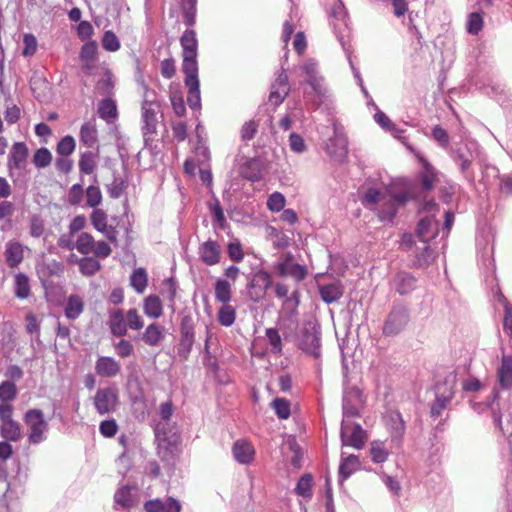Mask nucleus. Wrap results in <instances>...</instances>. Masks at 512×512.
<instances>
[{
  "mask_svg": "<svg viewBox=\"0 0 512 512\" xmlns=\"http://www.w3.org/2000/svg\"><path fill=\"white\" fill-rule=\"evenodd\" d=\"M483 17L479 13H471L468 15L467 32L471 35H478L483 28Z\"/></svg>",
  "mask_w": 512,
  "mask_h": 512,
  "instance_id": "3c124183",
  "label": "nucleus"
},
{
  "mask_svg": "<svg viewBox=\"0 0 512 512\" xmlns=\"http://www.w3.org/2000/svg\"><path fill=\"white\" fill-rule=\"evenodd\" d=\"M75 148V139L72 136H66L59 141V143L57 144L56 151L62 157H68V155L74 152Z\"/></svg>",
  "mask_w": 512,
  "mask_h": 512,
  "instance_id": "09e8293b",
  "label": "nucleus"
},
{
  "mask_svg": "<svg viewBox=\"0 0 512 512\" xmlns=\"http://www.w3.org/2000/svg\"><path fill=\"white\" fill-rule=\"evenodd\" d=\"M408 321L409 315L405 308L396 307L392 309L384 322L383 334L385 336H395L401 333Z\"/></svg>",
  "mask_w": 512,
  "mask_h": 512,
  "instance_id": "6e6552de",
  "label": "nucleus"
},
{
  "mask_svg": "<svg viewBox=\"0 0 512 512\" xmlns=\"http://www.w3.org/2000/svg\"><path fill=\"white\" fill-rule=\"evenodd\" d=\"M133 489V487L127 486V484L117 489L114 495L115 502L125 509L134 507L135 498Z\"/></svg>",
  "mask_w": 512,
  "mask_h": 512,
  "instance_id": "cd10ccee",
  "label": "nucleus"
},
{
  "mask_svg": "<svg viewBox=\"0 0 512 512\" xmlns=\"http://www.w3.org/2000/svg\"><path fill=\"white\" fill-rule=\"evenodd\" d=\"M292 253H284L275 264L276 272L282 276H291L297 282H302L308 275L306 266L294 263Z\"/></svg>",
  "mask_w": 512,
  "mask_h": 512,
  "instance_id": "423d86ee",
  "label": "nucleus"
},
{
  "mask_svg": "<svg viewBox=\"0 0 512 512\" xmlns=\"http://www.w3.org/2000/svg\"><path fill=\"white\" fill-rule=\"evenodd\" d=\"M497 377L502 388H512V356L502 357V364L497 370Z\"/></svg>",
  "mask_w": 512,
  "mask_h": 512,
  "instance_id": "5701e85b",
  "label": "nucleus"
},
{
  "mask_svg": "<svg viewBox=\"0 0 512 512\" xmlns=\"http://www.w3.org/2000/svg\"><path fill=\"white\" fill-rule=\"evenodd\" d=\"M272 284L273 280L270 273L264 270L255 272L248 284V296L250 300L255 303L263 301Z\"/></svg>",
  "mask_w": 512,
  "mask_h": 512,
  "instance_id": "39448f33",
  "label": "nucleus"
},
{
  "mask_svg": "<svg viewBox=\"0 0 512 512\" xmlns=\"http://www.w3.org/2000/svg\"><path fill=\"white\" fill-rule=\"evenodd\" d=\"M239 173L246 180L253 182L259 181L262 179L263 164L256 158L246 160L240 165Z\"/></svg>",
  "mask_w": 512,
  "mask_h": 512,
  "instance_id": "6ab92c4d",
  "label": "nucleus"
},
{
  "mask_svg": "<svg viewBox=\"0 0 512 512\" xmlns=\"http://www.w3.org/2000/svg\"><path fill=\"white\" fill-rule=\"evenodd\" d=\"M396 282V291L401 295H405L413 291L415 278L408 273H399L397 274Z\"/></svg>",
  "mask_w": 512,
  "mask_h": 512,
  "instance_id": "58836bf2",
  "label": "nucleus"
},
{
  "mask_svg": "<svg viewBox=\"0 0 512 512\" xmlns=\"http://www.w3.org/2000/svg\"><path fill=\"white\" fill-rule=\"evenodd\" d=\"M290 90L288 75L286 71L282 69L271 86L268 98L269 102L273 104L274 107H278L289 94Z\"/></svg>",
  "mask_w": 512,
  "mask_h": 512,
  "instance_id": "f8f14e48",
  "label": "nucleus"
},
{
  "mask_svg": "<svg viewBox=\"0 0 512 512\" xmlns=\"http://www.w3.org/2000/svg\"><path fill=\"white\" fill-rule=\"evenodd\" d=\"M4 256L5 261L9 267H17L22 263L24 258L23 244L16 241L8 242L5 246Z\"/></svg>",
  "mask_w": 512,
  "mask_h": 512,
  "instance_id": "412c9836",
  "label": "nucleus"
},
{
  "mask_svg": "<svg viewBox=\"0 0 512 512\" xmlns=\"http://www.w3.org/2000/svg\"><path fill=\"white\" fill-rule=\"evenodd\" d=\"M85 303L77 294H72L68 296L65 308H64V314L68 319L75 320L81 316V314L84 312Z\"/></svg>",
  "mask_w": 512,
  "mask_h": 512,
  "instance_id": "4be33fe9",
  "label": "nucleus"
},
{
  "mask_svg": "<svg viewBox=\"0 0 512 512\" xmlns=\"http://www.w3.org/2000/svg\"><path fill=\"white\" fill-rule=\"evenodd\" d=\"M236 320V309L229 305L223 304L218 309V321L222 326L229 327L235 323Z\"/></svg>",
  "mask_w": 512,
  "mask_h": 512,
  "instance_id": "a19ab883",
  "label": "nucleus"
},
{
  "mask_svg": "<svg viewBox=\"0 0 512 512\" xmlns=\"http://www.w3.org/2000/svg\"><path fill=\"white\" fill-rule=\"evenodd\" d=\"M83 188L79 183L73 184L68 191V203L71 205H79L83 197Z\"/></svg>",
  "mask_w": 512,
  "mask_h": 512,
  "instance_id": "e2e57ef3",
  "label": "nucleus"
},
{
  "mask_svg": "<svg viewBox=\"0 0 512 512\" xmlns=\"http://www.w3.org/2000/svg\"><path fill=\"white\" fill-rule=\"evenodd\" d=\"M23 49L22 56L24 57H32L35 55L37 51L38 42L36 37L33 34H24L23 36Z\"/></svg>",
  "mask_w": 512,
  "mask_h": 512,
  "instance_id": "5fc2aeb1",
  "label": "nucleus"
},
{
  "mask_svg": "<svg viewBox=\"0 0 512 512\" xmlns=\"http://www.w3.org/2000/svg\"><path fill=\"white\" fill-rule=\"evenodd\" d=\"M127 330H141L145 326L144 318L136 308H130L125 313Z\"/></svg>",
  "mask_w": 512,
  "mask_h": 512,
  "instance_id": "79ce46f5",
  "label": "nucleus"
},
{
  "mask_svg": "<svg viewBox=\"0 0 512 512\" xmlns=\"http://www.w3.org/2000/svg\"><path fill=\"white\" fill-rule=\"evenodd\" d=\"M80 60H97V45L95 42H87L79 53Z\"/></svg>",
  "mask_w": 512,
  "mask_h": 512,
  "instance_id": "052dcab7",
  "label": "nucleus"
},
{
  "mask_svg": "<svg viewBox=\"0 0 512 512\" xmlns=\"http://www.w3.org/2000/svg\"><path fill=\"white\" fill-rule=\"evenodd\" d=\"M33 163L38 169L50 165L52 161L51 151L47 148L38 149L33 155Z\"/></svg>",
  "mask_w": 512,
  "mask_h": 512,
  "instance_id": "de8ad7c7",
  "label": "nucleus"
},
{
  "mask_svg": "<svg viewBox=\"0 0 512 512\" xmlns=\"http://www.w3.org/2000/svg\"><path fill=\"white\" fill-rule=\"evenodd\" d=\"M23 421L27 428V439L31 445H39L46 439L49 425L44 417L43 410L28 409L23 415Z\"/></svg>",
  "mask_w": 512,
  "mask_h": 512,
  "instance_id": "7ed1b4c3",
  "label": "nucleus"
},
{
  "mask_svg": "<svg viewBox=\"0 0 512 512\" xmlns=\"http://www.w3.org/2000/svg\"><path fill=\"white\" fill-rule=\"evenodd\" d=\"M265 335L268 339L269 344L272 347V352L275 354H281L283 350L282 339L276 328H267Z\"/></svg>",
  "mask_w": 512,
  "mask_h": 512,
  "instance_id": "49530a36",
  "label": "nucleus"
},
{
  "mask_svg": "<svg viewBox=\"0 0 512 512\" xmlns=\"http://www.w3.org/2000/svg\"><path fill=\"white\" fill-rule=\"evenodd\" d=\"M144 314L151 318H159L163 314V303L157 295H149L144 299Z\"/></svg>",
  "mask_w": 512,
  "mask_h": 512,
  "instance_id": "a878e982",
  "label": "nucleus"
},
{
  "mask_svg": "<svg viewBox=\"0 0 512 512\" xmlns=\"http://www.w3.org/2000/svg\"><path fill=\"white\" fill-rule=\"evenodd\" d=\"M90 221L97 232H100L106 236L109 242L117 244V228L116 226L107 224V214L104 210L95 208V210L90 215Z\"/></svg>",
  "mask_w": 512,
  "mask_h": 512,
  "instance_id": "9d476101",
  "label": "nucleus"
},
{
  "mask_svg": "<svg viewBox=\"0 0 512 512\" xmlns=\"http://www.w3.org/2000/svg\"><path fill=\"white\" fill-rule=\"evenodd\" d=\"M407 201L408 194L405 192H381L372 188L366 191L362 203L370 209L375 210L381 221H386L393 220L399 206L405 205Z\"/></svg>",
  "mask_w": 512,
  "mask_h": 512,
  "instance_id": "f03ea898",
  "label": "nucleus"
},
{
  "mask_svg": "<svg viewBox=\"0 0 512 512\" xmlns=\"http://www.w3.org/2000/svg\"><path fill=\"white\" fill-rule=\"evenodd\" d=\"M28 157V148L24 142H15L13 144L11 154H10V162L14 166L15 169H22L24 164L26 163V159Z\"/></svg>",
  "mask_w": 512,
  "mask_h": 512,
  "instance_id": "bb28decb",
  "label": "nucleus"
},
{
  "mask_svg": "<svg viewBox=\"0 0 512 512\" xmlns=\"http://www.w3.org/2000/svg\"><path fill=\"white\" fill-rule=\"evenodd\" d=\"M272 406L280 419H288L291 416V404L289 400L275 398L272 402Z\"/></svg>",
  "mask_w": 512,
  "mask_h": 512,
  "instance_id": "c03bdc74",
  "label": "nucleus"
},
{
  "mask_svg": "<svg viewBox=\"0 0 512 512\" xmlns=\"http://www.w3.org/2000/svg\"><path fill=\"white\" fill-rule=\"evenodd\" d=\"M79 140L87 148H94L97 145L98 130L95 119H90L82 124L79 130Z\"/></svg>",
  "mask_w": 512,
  "mask_h": 512,
  "instance_id": "f3484780",
  "label": "nucleus"
},
{
  "mask_svg": "<svg viewBox=\"0 0 512 512\" xmlns=\"http://www.w3.org/2000/svg\"><path fill=\"white\" fill-rule=\"evenodd\" d=\"M38 272L45 277L61 276L64 272V265L56 260L42 262L38 266Z\"/></svg>",
  "mask_w": 512,
  "mask_h": 512,
  "instance_id": "c9c22d12",
  "label": "nucleus"
},
{
  "mask_svg": "<svg viewBox=\"0 0 512 512\" xmlns=\"http://www.w3.org/2000/svg\"><path fill=\"white\" fill-rule=\"evenodd\" d=\"M17 393L14 381L4 380L0 384V405H12L11 402L16 399Z\"/></svg>",
  "mask_w": 512,
  "mask_h": 512,
  "instance_id": "c756f323",
  "label": "nucleus"
},
{
  "mask_svg": "<svg viewBox=\"0 0 512 512\" xmlns=\"http://www.w3.org/2000/svg\"><path fill=\"white\" fill-rule=\"evenodd\" d=\"M299 348L314 357L321 355V339L316 330L304 327L300 333Z\"/></svg>",
  "mask_w": 512,
  "mask_h": 512,
  "instance_id": "ddd939ff",
  "label": "nucleus"
},
{
  "mask_svg": "<svg viewBox=\"0 0 512 512\" xmlns=\"http://www.w3.org/2000/svg\"><path fill=\"white\" fill-rule=\"evenodd\" d=\"M258 128H259L258 121L254 120V119L246 121L240 130L241 139L243 141H250V140L254 139L255 134L258 131Z\"/></svg>",
  "mask_w": 512,
  "mask_h": 512,
  "instance_id": "603ef678",
  "label": "nucleus"
},
{
  "mask_svg": "<svg viewBox=\"0 0 512 512\" xmlns=\"http://www.w3.org/2000/svg\"><path fill=\"white\" fill-rule=\"evenodd\" d=\"M176 72L175 62L173 59H164L161 61V74L166 79L174 77Z\"/></svg>",
  "mask_w": 512,
  "mask_h": 512,
  "instance_id": "338daca9",
  "label": "nucleus"
},
{
  "mask_svg": "<svg viewBox=\"0 0 512 512\" xmlns=\"http://www.w3.org/2000/svg\"><path fill=\"white\" fill-rule=\"evenodd\" d=\"M96 156L91 151H85L80 154L78 160V170L82 174H91L96 170Z\"/></svg>",
  "mask_w": 512,
  "mask_h": 512,
  "instance_id": "473e14b6",
  "label": "nucleus"
},
{
  "mask_svg": "<svg viewBox=\"0 0 512 512\" xmlns=\"http://www.w3.org/2000/svg\"><path fill=\"white\" fill-rule=\"evenodd\" d=\"M116 354L121 358H127L134 354V345L130 340L120 339L115 344Z\"/></svg>",
  "mask_w": 512,
  "mask_h": 512,
  "instance_id": "13d9d810",
  "label": "nucleus"
},
{
  "mask_svg": "<svg viewBox=\"0 0 512 512\" xmlns=\"http://www.w3.org/2000/svg\"><path fill=\"white\" fill-rule=\"evenodd\" d=\"M95 370L100 377L113 378L120 374L121 366L113 357L100 356L96 359Z\"/></svg>",
  "mask_w": 512,
  "mask_h": 512,
  "instance_id": "dca6fc26",
  "label": "nucleus"
},
{
  "mask_svg": "<svg viewBox=\"0 0 512 512\" xmlns=\"http://www.w3.org/2000/svg\"><path fill=\"white\" fill-rule=\"evenodd\" d=\"M357 462L358 460L356 456H349L348 458L344 459L340 463L339 467L340 476L343 477L344 479L349 478L352 472L354 471Z\"/></svg>",
  "mask_w": 512,
  "mask_h": 512,
  "instance_id": "bf43d9fd",
  "label": "nucleus"
},
{
  "mask_svg": "<svg viewBox=\"0 0 512 512\" xmlns=\"http://www.w3.org/2000/svg\"><path fill=\"white\" fill-rule=\"evenodd\" d=\"M215 297L222 304H228L231 301L232 288L227 280H218L215 283Z\"/></svg>",
  "mask_w": 512,
  "mask_h": 512,
  "instance_id": "e433bc0d",
  "label": "nucleus"
},
{
  "mask_svg": "<svg viewBox=\"0 0 512 512\" xmlns=\"http://www.w3.org/2000/svg\"><path fill=\"white\" fill-rule=\"evenodd\" d=\"M453 394L445 395H437L435 401L431 405L430 414L432 417L437 418L441 416V412L447 408L450 400L452 399Z\"/></svg>",
  "mask_w": 512,
  "mask_h": 512,
  "instance_id": "a18cd8bd",
  "label": "nucleus"
},
{
  "mask_svg": "<svg viewBox=\"0 0 512 512\" xmlns=\"http://www.w3.org/2000/svg\"><path fill=\"white\" fill-rule=\"evenodd\" d=\"M313 477L311 473H304L299 478L294 491L304 499L312 497Z\"/></svg>",
  "mask_w": 512,
  "mask_h": 512,
  "instance_id": "72a5a7b5",
  "label": "nucleus"
},
{
  "mask_svg": "<svg viewBox=\"0 0 512 512\" xmlns=\"http://www.w3.org/2000/svg\"><path fill=\"white\" fill-rule=\"evenodd\" d=\"M125 313L122 308H111L108 310L107 326L113 336L124 337L127 335Z\"/></svg>",
  "mask_w": 512,
  "mask_h": 512,
  "instance_id": "4468645a",
  "label": "nucleus"
},
{
  "mask_svg": "<svg viewBox=\"0 0 512 512\" xmlns=\"http://www.w3.org/2000/svg\"><path fill=\"white\" fill-rule=\"evenodd\" d=\"M112 253L111 246L105 241H96L93 254L96 257L107 258Z\"/></svg>",
  "mask_w": 512,
  "mask_h": 512,
  "instance_id": "69168bd1",
  "label": "nucleus"
},
{
  "mask_svg": "<svg viewBox=\"0 0 512 512\" xmlns=\"http://www.w3.org/2000/svg\"><path fill=\"white\" fill-rule=\"evenodd\" d=\"M97 113L99 117L106 122H111L118 117L116 101L106 98L98 103Z\"/></svg>",
  "mask_w": 512,
  "mask_h": 512,
  "instance_id": "393cba45",
  "label": "nucleus"
},
{
  "mask_svg": "<svg viewBox=\"0 0 512 512\" xmlns=\"http://www.w3.org/2000/svg\"><path fill=\"white\" fill-rule=\"evenodd\" d=\"M201 261L207 265H216L220 261V246L216 241L208 240L199 247Z\"/></svg>",
  "mask_w": 512,
  "mask_h": 512,
  "instance_id": "a211bd4d",
  "label": "nucleus"
},
{
  "mask_svg": "<svg viewBox=\"0 0 512 512\" xmlns=\"http://www.w3.org/2000/svg\"><path fill=\"white\" fill-rule=\"evenodd\" d=\"M160 104L155 101L144 100L142 104V120L143 127L142 131L144 138L147 140L153 139L154 134L157 131V110Z\"/></svg>",
  "mask_w": 512,
  "mask_h": 512,
  "instance_id": "1a4fd4ad",
  "label": "nucleus"
},
{
  "mask_svg": "<svg viewBox=\"0 0 512 512\" xmlns=\"http://www.w3.org/2000/svg\"><path fill=\"white\" fill-rule=\"evenodd\" d=\"M102 45L106 50L116 51L120 48L119 40L113 31H106L102 39Z\"/></svg>",
  "mask_w": 512,
  "mask_h": 512,
  "instance_id": "680f3d73",
  "label": "nucleus"
},
{
  "mask_svg": "<svg viewBox=\"0 0 512 512\" xmlns=\"http://www.w3.org/2000/svg\"><path fill=\"white\" fill-rule=\"evenodd\" d=\"M44 233V223L39 216L33 215L31 217L30 234L33 237H40Z\"/></svg>",
  "mask_w": 512,
  "mask_h": 512,
  "instance_id": "774afa93",
  "label": "nucleus"
},
{
  "mask_svg": "<svg viewBox=\"0 0 512 512\" xmlns=\"http://www.w3.org/2000/svg\"><path fill=\"white\" fill-rule=\"evenodd\" d=\"M372 460L377 463L384 462L388 457V452L385 448L384 442L373 441L370 448Z\"/></svg>",
  "mask_w": 512,
  "mask_h": 512,
  "instance_id": "8fccbe9b",
  "label": "nucleus"
},
{
  "mask_svg": "<svg viewBox=\"0 0 512 512\" xmlns=\"http://www.w3.org/2000/svg\"><path fill=\"white\" fill-rule=\"evenodd\" d=\"M285 203L286 200L283 193L274 192L270 195L266 204L271 212H280L284 209Z\"/></svg>",
  "mask_w": 512,
  "mask_h": 512,
  "instance_id": "864d4df0",
  "label": "nucleus"
},
{
  "mask_svg": "<svg viewBox=\"0 0 512 512\" xmlns=\"http://www.w3.org/2000/svg\"><path fill=\"white\" fill-rule=\"evenodd\" d=\"M182 47V71L185 75V86L188 88L187 102L190 108L200 107L198 39L195 30L187 29L180 37Z\"/></svg>",
  "mask_w": 512,
  "mask_h": 512,
  "instance_id": "f257e3e1",
  "label": "nucleus"
},
{
  "mask_svg": "<svg viewBox=\"0 0 512 512\" xmlns=\"http://www.w3.org/2000/svg\"><path fill=\"white\" fill-rule=\"evenodd\" d=\"M341 441L345 446L361 449L367 441L366 431L360 425L342 426Z\"/></svg>",
  "mask_w": 512,
  "mask_h": 512,
  "instance_id": "9b49d317",
  "label": "nucleus"
},
{
  "mask_svg": "<svg viewBox=\"0 0 512 512\" xmlns=\"http://www.w3.org/2000/svg\"><path fill=\"white\" fill-rule=\"evenodd\" d=\"M148 283V276L145 268H137L130 277V284L137 293H144Z\"/></svg>",
  "mask_w": 512,
  "mask_h": 512,
  "instance_id": "4c0bfd02",
  "label": "nucleus"
},
{
  "mask_svg": "<svg viewBox=\"0 0 512 512\" xmlns=\"http://www.w3.org/2000/svg\"><path fill=\"white\" fill-rule=\"evenodd\" d=\"M119 427L115 419H106L100 422L99 431L105 438L115 437Z\"/></svg>",
  "mask_w": 512,
  "mask_h": 512,
  "instance_id": "6e6d98bb",
  "label": "nucleus"
},
{
  "mask_svg": "<svg viewBox=\"0 0 512 512\" xmlns=\"http://www.w3.org/2000/svg\"><path fill=\"white\" fill-rule=\"evenodd\" d=\"M423 170L420 173V189L423 193L431 192L439 181L438 173L431 163L422 160Z\"/></svg>",
  "mask_w": 512,
  "mask_h": 512,
  "instance_id": "aec40b11",
  "label": "nucleus"
},
{
  "mask_svg": "<svg viewBox=\"0 0 512 512\" xmlns=\"http://www.w3.org/2000/svg\"><path fill=\"white\" fill-rule=\"evenodd\" d=\"M79 271L85 276L95 275L101 269V263L95 257H83L78 261Z\"/></svg>",
  "mask_w": 512,
  "mask_h": 512,
  "instance_id": "f704fd0d",
  "label": "nucleus"
},
{
  "mask_svg": "<svg viewBox=\"0 0 512 512\" xmlns=\"http://www.w3.org/2000/svg\"><path fill=\"white\" fill-rule=\"evenodd\" d=\"M290 244V237L283 232L273 229V247L285 248Z\"/></svg>",
  "mask_w": 512,
  "mask_h": 512,
  "instance_id": "0e129e2a",
  "label": "nucleus"
},
{
  "mask_svg": "<svg viewBox=\"0 0 512 512\" xmlns=\"http://www.w3.org/2000/svg\"><path fill=\"white\" fill-rule=\"evenodd\" d=\"M119 397L117 389L112 387L99 388L96 390L93 398V404L99 415H107V413L117 410Z\"/></svg>",
  "mask_w": 512,
  "mask_h": 512,
  "instance_id": "0eeeda50",
  "label": "nucleus"
},
{
  "mask_svg": "<svg viewBox=\"0 0 512 512\" xmlns=\"http://www.w3.org/2000/svg\"><path fill=\"white\" fill-rule=\"evenodd\" d=\"M95 244L96 240L89 232H81L78 234L76 249L80 254L88 255L93 253Z\"/></svg>",
  "mask_w": 512,
  "mask_h": 512,
  "instance_id": "2f4dec72",
  "label": "nucleus"
},
{
  "mask_svg": "<svg viewBox=\"0 0 512 512\" xmlns=\"http://www.w3.org/2000/svg\"><path fill=\"white\" fill-rule=\"evenodd\" d=\"M14 294L16 297L25 299L31 294L29 278L24 273H18L14 276Z\"/></svg>",
  "mask_w": 512,
  "mask_h": 512,
  "instance_id": "c85d7f7f",
  "label": "nucleus"
},
{
  "mask_svg": "<svg viewBox=\"0 0 512 512\" xmlns=\"http://www.w3.org/2000/svg\"><path fill=\"white\" fill-rule=\"evenodd\" d=\"M234 459L241 464H250L255 460V447L247 439H238L232 447Z\"/></svg>",
  "mask_w": 512,
  "mask_h": 512,
  "instance_id": "2eb2a0df",
  "label": "nucleus"
},
{
  "mask_svg": "<svg viewBox=\"0 0 512 512\" xmlns=\"http://www.w3.org/2000/svg\"><path fill=\"white\" fill-rule=\"evenodd\" d=\"M87 205L90 207H97L102 202V193L98 186L89 185L86 191Z\"/></svg>",
  "mask_w": 512,
  "mask_h": 512,
  "instance_id": "4d7b16f0",
  "label": "nucleus"
},
{
  "mask_svg": "<svg viewBox=\"0 0 512 512\" xmlns=\"http://www.w3.org/2000/svg\"><path fill=\"white\" fill-rule=\"evenodd\" d=\"M115 88V82L113 79L112 72L106 70L103 78L99 79L96 82V89L100 94L110 95L113 93Z\"/></svg>",
  "mask_w": 512,
  "mask_h": 512,
  "instance_id": "37998d69",
  "label": "nucleus"
},
{
  "mask_svg": "<svg viewBox=\"0 0 512 512\" xmlns=\"http://www.w3.org/2000/svg\"><path fill=\"white\" fill-rule=\"evenodd\" d=\"M388 426L394 438H401L405 433V421L400 412H392L389 415Z\"/></svg>",
  "mask_w": 512,
  "mask_h": 512,
  "instance_id": "ea45409f",
  "label": "nucleus"
},
{
  "mask_svg": "<svg viewBox=\"0 0 512 512\" xmlns=\"http://www.w3.org/2000/svg\"><path fill=\"white\" fill-rule=\"evenodd\" d=\"M342 294V288L338 283H331L320 287L322 301L327 304L338 301Z\"/></svg>",
  "mask_w": 512,
  "mask_h": 512,
  "instance_id": "7c9ffc66",
  "label": "nucleus"
},
{
  "mask_svg": "<svg viewBox=\"0 0 512 512\" xmlns=\"http://www.w3.org/2000/svg\"><path fill=\"white\" fill-rule=\"evenodd\" d=\"M13 405H0V436L7 441L17 442L23 438V429L14 418Z\"/></svg>",
  "mask_w": 512,
  "mask_h": 512,
  "instance_id": "20e7f679",
  "label": "nucleus"
},
{
  "mask_svg": "<svg viewBox=\"0 0 512 512\" xmlns=\"http://www.w3.org/2000/svg\"><path fill=\"white\" fill-rule=\"evenodd\" d=\"M163 326L158 323L149 324L143 332V342L148 346H158L164 338Z\"/></svg>",
  "mask_w": 512,
  "mask_h": 512,
  "instance_id": "b1692460",
  "label": "nucleus"
}]
</instances>
